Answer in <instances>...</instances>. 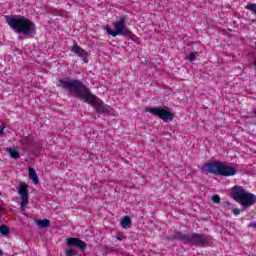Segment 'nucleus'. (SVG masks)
<instances>
[{"label": "nucleus", "mask_w": 256, "mask_h": 256, "mask_svg": "<svg viewBox=\"0 0 256 256\" xmlns=\"http://www.w3.org/2000/svg\"><path fill=\"white\" fill-rule=\"evenodd\" d=\"M57 87H61L69 93H72L76 99H80V101L86 100L88 105L93 104V107L96 113L100 115H105L111 112V106L105 104L103 100L98 98L95 94L91 93V89L83 83V81L79 79H59Z\"/></svg>", "instance_id": "1"}, {"label": "nucleus", "mask_w": 256, "mask_h": 256, "mask_svg": "<svg viewBox=\"0 0 256 256\" xmlns=\"http://www.w3.org/2000/svg\"><path fill=\"white\" fill-rule=\"evenodd\" d=\"M6 23L15 33L24 37L31 39L37 35V25L27 17L21 15L6 16Z\"/></svg>", "instance_id": "2"}, {"label": "nucleus", "mask_w": 256, "mask_h": 256, "mask_svg": "<svg viewBox=\"0 0 256 256\" xmlns=\"http://www.w3.org/2000/svg\"><path fill=\"white\" fill-rule=\"evenodd\" d=\"M230 197L245 210L256 205V195L248 192L243 186L236 185L230 189Z\"/></svg>", "instance_id": "3"}, {"label": "nucleus", "mask_w": 256, "mask_h": 256, "mask_svg": "<svg viewBox=\"0 0 256 256\" xmlns=\"http://www.w3.org/2000/svg\"><path fill=\"white\" fill-rule=\"evenodd\" d=\"M172 238L182 241V243H189L190 245H205L211 242V236L199 233L183 234L175 232Z\"/></svg>", "instance_id": "4"}, {"label": "nucleus", "mask_w": 256, "mask_h": 256, "mask_svg": "<svg viewBox=\"0 0 256 256\" xmlns=\"http://www.w3.org/2000/svg\"><path fill=\"white\" fill-rule=\"evenodd\" d=\"M114 30L109 27H106V33L111 35L112 37H117L118 35H122L123 37H127V35H131V30L127 28V17L120 16L112 23Z\"/></svg>", "instance_id": "5"}, {"label": "nucleus", "mask_w": 256, "mask_h": 256, "mask_svg": "<svg viewBox=\"0 0 256 256\" xmlns=\"http://www.w3.org/2000/svg\"><path fill=\"white\" fill-rule=\"evenodd\" d=\"M202 172L205 175L225 176V164H221V162H207L202 166Z\"/></svg>", "instance_id": "6"}, {"label": "nucleus", "mask_w": 256, "mask_h": 256, "mask_svg": "<svg viewBox=\"0 0 256 256\" xmlns=\"http://www.w3.org/2000/svg\"><path fill=\"white\" fill-rule=\"evenodd\" d=\"M147 113H151L155 117H158L165 123H169V121H173L175 119V114L165 108H146Z\"/></svg>", "instance_id": "7"}, {"label": "nucleus", "mask_w": 256, "mask_h": 256, "mask_svg": "<svg viewBox=\"0 0 256 256\" xmlns=\"http://www.w3.org/2000/svg\"><path fill=\"white\" fill-rule=\"evenodd\" d=\"M29 186L25 182L20 183L18 189V195L21 197V211H27V206L29 205Z\"/></svg>", "instance_id": "8"}, {"label": "nucleus", "mask_w": 256, "mask_h": 256, "mask_svg": "<svg viewBox=\"0 0 256 256\" xmlns=\"http://www.w3.org/2000/svg\"><path fill=\"white\" fill-rule=\"evenodd\" d=\"M68 247H77L78 249H87V243L79 238L69 237L66 239Z\"/></svg>", "instance_id": "9"}, {"label": "nucleus", "mask_w": 256, "mask_h": 256, "mask_svg": "<svg viewBox=\"0 0 256 256\" xmlns=\"http://www.w3.org/2000/svg\"><path fill=\"white\" fill-rule=\"evenodd\" d=\"M72 53H75V55H78V57H82V59H87V51L82 49L77 42H74L72 46Z\"/></svg>", "instance_id": "10"}, {"label": "nucleus", "mask_w": 256, "mask_h": 256, "mask_svg": "<svg viewBox=\"0 0 256 256\" xmlns=\"http://www.w3.org/2000/svg\"><path fill=\"white\" fill-rule=\"evenodd\" d=\"M28 175H29V179L33 181L34 185L39 184V176H37V172L35 171V168L29 167Z\"/></svg>", "instance_id": "11"}, {"label": "nucleus", "mask_w": 256, "mask_h": 256, "mask_svg": "<svg viewBox=\"0 0 256 256\" xmlns=\"http://www.w3.org/2000/svg\"><path fill=\"white\" fill-rule=\"evenodd\" d=\"M237 174V169L230 165H225V177H233Z\"/></svg>", "instance_id": "12"}, {"label": "nucleus", "mask_w": 256, "mask_h": 256, "mask_svg": "<svg viewBox=\"0 0 256 256\" xmlns=\"http://www.w3.org/2000/svg\"><path fill=\"white\" fill-rule=\"evenodd\" d=\"M36 225H38V227H40L41 229H47V227H51V220L49 219L37 220Z\"/></svg>", "instance_id": "13"}, {"label": "nucleus", "mask_w": 256, "mask_h": 256, "mask_svg": "<svg viewBox=\"0 0 256 256\" xmlns=\"http://www.w3.org/2000/svg\"><path fill=\"white\" fill-rule=\"evenodd\" d=\"M121 227L123 229H129V227H131V217L124 216L123 219L121 220Z\"/></svg>", "instance_id": "14"}, {"label": "nucleus", "mask_w": 256, "mask_h": 256, "mask_svg": "<svg viewBox=\"0 0 256 256\" xmlns=\"http://www.w3.org/2000/svg\"><path fill=\"white\" fill-rule=\"evenodd\" d=\"M8 153H9V155H10V157H11L12 159L17 160V159H20V158H21V154H20L19 151H17V149H15V148H10V149L8 150Z\"/></svg>", "instance_id": "15"}, {"label": "nucleus", "mask_w": 256, "mask_h": 256, "mask_svg": "<svg viewBox=\"0 0 256 256\" xmlns=\"http://www.w3.org/2000/svg\"><path fill=\"white\" fill-rule=\"evenodd\" d=\"M0 233L1 235H9L11 233V230H9V227L7 225H1Z\"/></svg>", "instance_id": "16"}, {"label": "nucleus", "mask_w": 256, "mask_h": 256, "mask_svg": "<svg viewBox=\"0 0 256 256\" xmlns=\"http://www.w3.org/2000/svg\"><path fill=\"white\" fill-rule=\"evenodd\" d=\"M30 143L31 139H29V137H24L20 140V145H22V147H29Z\"/></svg>", "instance_id": "17"}, {"label": "nucleus", "mask_w": 256, "mask_h": 256, "mask_svg": "<svg viewBox=\"0 0 256 256\" xmlns=\"http://www.w3.org/2000/svg\"><path fill=\"white\" fill-rule=\"evenodd\" d=\"M246 9H248V11H252V13H255L256 15V4L249 3L247 4Z\"/></svg>", "instance_id": "18"}, {"label": "nucleus", "mask_w": 256, "mask_h": 256, "mask_svg": "<svg viewBox=\"0 0 256 256\" xmlns=\"http://www.w3.org/2000/svg\"><path fill=\"white\" fill-rule=\"evenodd\" d=\"M187 59L190 61V63H193V61H195V59H197V55L195 53H190L187 56Z\"/></svg>", "instance_id": "19"}, {"label": "nucleus", "mask_w": 256, "mask_h": 256, "mask_svg": "<svg viewBox=\"0 0 256 256\" xmlns=\"http://www.w3.org/2000/svg\"><path fill=\"white\" fill-rule=\"evenodd\" d=\"M77 255V251L73 249L66 250V256H75Z\"/></svg>", "instance_id": "20"}, {"label": "nucleus", "mask_w": 256, "mask_h": 256, "mask_svg": "<svg viewBox=\"0 0 256 256\" xmlns=\"http://www.w3.org/2000/svg\"><path fill=\"white\" fill-rule=\"evenodd\" d=\"M212 201L213 203H221V197H219V195H214Z\"/></svg>", "instance_id": "21"}, {"label": "nucleus", "mask_w": 256, "mask_h": 256, "mask_svg": "<svg viewBox=\"0 0 256 256\" xmlns=\"http://www.w3.org/2000/svg\"><path fill=\"white\" fill-rule=\"evenodd\" d=\"M5 123H2L1 126H0V135H3V133L5 132Z\"/></svg>", "instance_id": "22"}, {"label": "nucleus", "mask_w": 256, "mask_h": 256, "mask_svg": "<svg viewBox=\"0 0 256 256\" xmlns=\"http://www.w3.org/2000/svg\"><path fill=\"white\" fill-rule=\"evenodd\" d=\"M232 213H233L234 215H240V214H241V210H239V208H234V209L232 210Z\"/></svg>", "instance_id": "23"}, {"label": "nucleus", "mask_w": 256, "mask_h": 256, "mask_svg": "<svg viewBox=\"0 0 256 256\" xmlns=\"http://www.w3.org/2000/svg\"><path fill=\"white\" fill-rule=\"evenodd\" d=\"M126 37H130L132 41H135L137 39V35L133 34V32H131V34L127 35Z\"/></svg>", "instance_id": "24"}, {"label": "nucleus", "mask_w": 256, "mask_h": 256, "mask_svg": "<svg viewBox=\"0 0 256 256\" xmlns=\"http://www.w3.org/2000/svg\"><path fill=\"white\" fill-rule=\"evenodd\" d=\"M3 213V208L0 206V215Z\"/></svg>", "instance_id": "25"}, {"label": "nucleus", "mask_w": 256, "mask_h": 256, "mask_svg": "<svg viewBox=\"0 0 256 256\" xmlns=\"http://www.w3.org/2000/svg\"><path fill=\"white\" fill-rule=\"evenodd\" d=\"M0 256H3V250H0Z\"/></svg>", "instance_id": "26"}, {"label": "nucleus", "mask_w": 256, "mask_h": 256, "mask_svg": "<svg viewBox=\"0 0 256 256\" xmlns=\"http://www.w3.org/2000/svg\"><path fill=\"white\" fill-rule=\"evenodd\" d=\"M84 63H87V58H86V59H84Z\"/></svg>", "instance_id": "27"}]
</instances>
